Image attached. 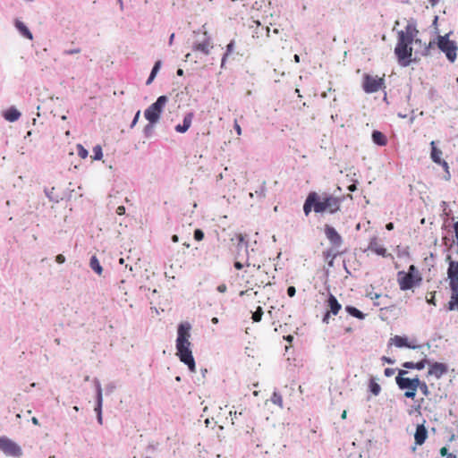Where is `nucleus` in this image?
Returning <instances> with one entry per match:
<instances>
[{"label":"nucleus","mask_w":458,"mask_h":458,"mask_svg":"<svg viewBox=\"0 0 458 458\" xmlns=\"http://www.w3.org/2000/svg\"><path fill=\"white\" fill-rule=\"evenodd\" d=\"M342 199L330 193H318L311 191L307 196L303 211L305 216H309L313 210L315 213H329L335 214L340 210Z\"/></svg>","instance_id":"f257e3e1"},{"label":"nucleus","mask_w":458,"mask_h":458,"mask_svg":"<svg viewBox=\"0 0 458 458\" xmlns=\"http://www.w3.org/2000/svg\"><path fill=\"white\" fill-rule=\"evenodd\" d=\"M191 326L189 322H182L178 326L175 347L176 355L180 360L188 366L191 372L194 373L196 372V365L191 349Z\"/></svg>","instance_id":"f03ea898"},{"label":"nucleus","mask_w":458,"mask_h":458,"mask_svg":"<svg viewBox=\"0 0 458 458\" xmlns=\"http://www.w3.org/2000/svg\"><path fill=\"white\" fill-rule=\"evenodd\" d=\"M418 34L416 28L408 24L404 30H400L397 35V44L394 47V54L398 62L403 66H407L411 62L412 47L411 44Z\"/></svg>","instance_id":"7ed1b4c3"},{"label":"nucleus","mask_w":458,"mask_h":458,"mask_svg":"<svg viewBox=\"0 0 458 458\" xmlns=\"http://www.w3.org/2000/svg\"><path fill=\"white\" fill-rule=\"evenodd\" d=\"M408 371L405 369H399L395 377V383L399 389L404 391L403 395L409 399H414L417 394V386L419 377L413 378L407 377Z\"/></svg>","instance_id":"20e7f679"},{"label":"nucleus","mask_w":458,"mask_h":458,"mask_svg":"<svg viewBox=\"0 0 458 458\" xmlns=\"http://www.w3.org/2000/svg\"><path fill=\"white\" fill-rule=\"evenodd\" d=\"M422 278L414 265L409 267L408 272L398 273V284L403 291L410 290L419 284Z\"/></svg>","instance_id":"39448f33"},{"label":"nucleus","mask_w":458,"mask_h":458,"mask_svg":"<svg viewBox=\"0 0 458 458\" xmlns=\"http://www.w3.org/2000/svg\"><path fill=\"white\" fill-rule=\"evenodd\" d=\"M168 98L166 96H160L155 103L150 105L144 112L145 118L149 122L151 125L157 123L160 115L165 106Z\"/></svg>","instance_id":"423d86ee"},{"label":"nucleus","mask_w":458,"mask_h":458,"mask_svg":"<svg viewBox=\"0 0 458 458\" xmlns=\"http://www.w3.org/2000/svg\"><path fill=\"white\" fill-rule=\"evenodd\" d=\"M437 47L438 48L444 52L447 57V59L454 63L457 56L458 47L454 41L448 39V34L445 36H438L437 38Z\"/></svg>","instance_id":"0eeeda50"},{"label":"nucleus","mask_w":458,"mask_h":458,"mask_svg":"<svg viewBox=\"0 0 458 458\" xmlns=\"http://www.w3.org/2000/svg\"><path fill=\"white\" fill-rule=\"evenodd\" d=\"M382 77L364 74L362 89L366 93H375L385 88V79Z\"/></svg>","instance_id":"6e6552de"},{"label":"nucleus","mask_w":458,"mask_h":458,"mask_svg":"<svg viewBox=\"0 0 458 458\" xmlns=\"http://www.w3.org/2000/svg\"><path fill=\"white\" fill-rule=\"evenodd\" d=\"M0 450L8 456L21 457L22 455L20 445L7 437H0Z\"/></svg>","instance_id":"1a4fd4ad"},{"label":"nucleus","mask_w":458,"mask_h":458,"mask_svg":"<svg viewBox=\"0 0 458 458\" xmlns=\"http://www.w3.org/2000/svg\"><path fill=\"white\" fill-rule=\"evenodd\" d=\"M367 250H370L371 252L383 258L391 256V254L388 253L387 249L384 247L381 240L377 236H373L369 239Z\"/></svg>","instance_id":"9d476101"},{"label":"nucleus","mask_w":458,"mask_h":458,"mask_svg":"<svg viewBox=\"0 0 458 458\" xmlns=\"http://www.w3.org/2000/svg\"><path fill=\"white\" fill-rule=\"evenodd\" d=\"M448 371L446 364L442 362H430L427 373V377H434L437 379L442 377Z\"/></svg>","instance_id":"9b49d317"},{"label":"nucleus","mask_w":458,"mask_h":458,"mask_svg":"<svg viewBox=\"0 0 458 458\" xmlns=\"http://www.w3.org/2000/svg\"><path fill=\"white\" fill-rule=\"evenodd\" d=\"M325 234L327 240L330 242L333 248H339L343 244V238L337 233V231L331 225H325Z\"/></svg>","instance_id":"f8f14e48"},{"label":"nucleus","mask_w":458,"mask_h":458,"mask_svg":"<svg viewBox=\"0 0 458 458\" xmlns=\"http://www.w3.org/2000/svg\"><path fill=\"white\" fill-rule=\"evenodd\" d=\"M448 262L447 276L449 279V284H458V261L453 260L451 256L446 257Z\"/></svg>","instance_id":"ddd939ff"},{"label":"nucleus","mask_w":458,"mask_h":458,"mask_svg":"<svg viewBox=\"0 0 458 458\" xmlns=\"http://www.w3.org/2000/svg\"><path fill=\"white\" fill-rule=\"evenodd\" d=\"M212 47L213 45L209 38H206L203 41L196 42L192 45V50L194 52H200L206 55H209Z\"/></svg>","instance_id":"4468645a"},{"label":"nucleus","mask_w":458,"mask_h":458,"mask_svg":"<svg viewBox=\"0 0 458 458\" xmlns=\"http://www.w3.org/2000/svg\"><path fill=\"white\" fill-rule=\"evenodd\" d=\"M194 118V113L189 112L187 113L184 117L182 124H177L174 127V130L178 133H185L191 126L192 121Z\"/></svg>","instance_id":"2eb2a0df"},{"label":"nucleus","mask_w":458,"mask_h":458,"mask_svg":"<svg viewBox=\"0 0 458 458\" xmlns=\"http://www.w3.org/2000/svg\"><path fill=\"white\" fill-rule=\"evenodd\" d=\"M451 290L450 300L447 303V310H458V284H449Z\"/></svg>","instance_id":"dca6fc26"},{"label":"nucleus","mask_w":458,"mask_h":458,"mask_svg":"<svg viewBox=\"0 0 458 458\" xmlns=\"http://www.w3.org/2000/svg\"><path fill=\"white\" fill-rule=\"evenodd\" d=\"M427 438H428V430H427L424 423L417 425L416 431L414 434L415 444L417 445H422L425 443Z\"/></svg>","instance_id":"f3484780"},{"label":"nucleus","mask_w":458,"mask_h":458,"mask_svg":"<svg viewBox=\"0 0 458 458\" xmlns=\"http://www.w3.org/2000/svg\"><path fill=\"white\" fill-rule=\"evenodd\" d=\"M327 306L328 308L327 311H329V313H331L334 316H336L342 309V305L339 303L335 296L333 295L332 293H330L327 298Z\"/></svg>","instance_id":"a211bd4d"},{"label":"nucleus","mask_w":458,"mask_h":458,"mask_svg":"<svg viewBox=\"0 0 458 458\" xmlns=\"http://www.w3.org/2000/svg\"><path fill=\"white\" fill-rule=\"evenodd\" d=\"M389 344H394L398 348H402V347H407V348H411V349L415 348V345L411 344L408 342V339L406 337L400 336V335H395V336L390 338Z\"/></svg>","instance_id":"6ab92c4d"},{"label":"nucleus","mask_w":458,"mask_h":458,"mask_svg":"<svg viewBox=\"0 0 458 458\" xmlns=\"http://www.w3.org/2000/svg\"><path fill=\"white\" fill-rule=\"evenodd\" d=\"M430 361L427 359H423L418 362L413 361H405L403 363V367L407 369H417L421 370L423 369L427 365L429 366Z\"/></svg>","instance_id":"aec40b11"},{"label":"nucleus","mask_w":458,"mask_h":458,"mask_svg":"<svg viewBox=\"0 0 458 458\" xmlns=\"http://www.w3.org/2000/svg\"><path fill=\"white\" fill-rule=\"evenodd\" d=\"M430 147H431V153H430L431 159L436 164L440 163L443 160L442 159V155H443L442 150L437 148L435 141H431Z\"/></svg>","instance_id":"412c9836"},{"label":"nucleus","mask_w":458,"mask_h":458,"mask_svg":"<svg viewBox=\"0 0 458 458\" xmlns=\"http://www.w3.org/2000/svg\"><path fill=\"white\" fill-rule=\"evenodd\" d=\"M372 140L378 146H386L387 144L386 136L379 131H374L372 132Z\"/></svg>","instance_id":"4be33fe9"},{"label":"nucleus","mask_w":458,"mask_h":458,"mask_svg":"<svg viewBox=\"0 0 458 458\" xmlns=\"http://www.w3.org/2000/svg\"><path fill=\"white\" fill-rule=\"evenodd\" d=\"M20 116H21V113L13 107L9 108L4 113V118L9 122H15L20 118Z\"/></svg>","instance_id":"5701e85b"},{"label":"nucleus","mask_w":458,"mask_h":458,"mask_svg":"<svg viewBox=\"0 0 458 458\" xmlns=\"http://www.w3.org/2000/svg\"><path fill=\"white\" fill-rule=\"evenodd\" d=\"M15 26H16L17 30L21 32V34H22L25 38H27L29 39L33 38L31 32L29 30V29L26 27V25L23 22H21L20 21H16Z\"/></svg>","instance_id":"b1692460"},{"label":"nucleus","mask_w":458,"mask_h":458,"mask_svg":"<svg viewBox=\"0 0 458 458\" xmlns=\"http://www.w3.org/2000/svg\"><path fill=\"white\" fill-rule=\"evenodd\" d=\"M101 407H102V392L101 389L98 390V405L95 408V411L98 413V421L100 425L103 424V418H102V412H101Z\"/></svg>","instance_id":"393cba45"},{"label":"nucleus","mask_w":458,"mask_h":458,"mask_svg":"<svg viewBox=\"0 0 458 458\" xmlns=\"http://www.w3.org/2000/svg\"><path fill=\"white\" fill-rule=\"evenodd\" d=\"M89 266L98 275H101L103 268L96 256H92L89 261Z\"/></svg>","instance_id":"a878e982"},{"label":"nucleus","mask_w":458,"mask_h":458,"mask_svg":"<svg viewBox=\"0 0 458 458\" xmlns=\"http://www.w3.org/2000/svg\"><path fill=\"white\" fill-rule=\"evenodd\" d=\"M345 310L352 317L363 319L365 318V314L359 310L357 308L352 306H346Z\"/></svg>","instance_id":"bb28decb"},{"label":"nucleus","mask_w":458,"mask_h":458,"mask_svg":"<svg viewBox=\"0 0 458 458\" xmlns=\"http://www.w3.org/2000/svg\"><path fill=\"white\" fill-rule=\"evenodd\" d=\"M369 391L375 396L378 395L381 392L380 385L375 380V378H371L369 383Z\"/></svg>","instance_id":"cd10ccee"},{"label":"nucleus","mask_w":458,"mask_h":458,"mask_svg":"<svg viewBox=\"0 0 458 458\" xmlns=\"http://www.w3.org/2000/svg\"><path fill=\"white\" fill-rule=\"evenodd\" d=\"M160 67H161V61H157L154 64V67L152 68V71L150 72L148 79L147 80V82H146L147 85H149L154 81Z\"/></svg>","instance_id":"c85d7f7f"},{"label":"nucleus","mask_w":458,"mask_h":458,"mask_svg":"<svg viewBox=\"0 0 458 458\" xmlns=\"http://www.w3.org/2000/svg\"><path fill=\"white\" fill-rule=\"evenodd\" d=\"M418 389H420V392L422 393V394L426 397H428L430 394V390H429L428 386L427 385V383L425 381H422L420 378L418 380L417 390Z\"/></svg>","instance_id":"c756f323"},{"label":"nucleus","mask_w":458,"mask_h":458,"mask_svg":"<svg viewBox=\"0 0 458 458\" xmlns=\"http://www.w3.org/2000/svg\"><path fill=\"white\" fill-rule=\"evenodd\" d=\"M234 50V41L232 40L227 46H226V51L225 55L222 57L221 66L223 67L225 65V63L227 59V57L233 52Z\"/></svg>","instance_id":"7c9ffc66"},{"label":"nucleus","mask_w":458,"mask_h":458,"mask_svg":"<svg viewBox=\"0 0 458 458\" xmlns=\"http://www.w3.org/2000/svg\"><path fill=\"white\" fill-rule=\"evenodd\" d=\"M93 160H101L103 157L102 148L100 145H97L93 148V156L91 157Z\"/></svg>","instance_id":"2f4dec72"},{"label":"nucleus","mask_w":458,"mask_h":458,"mask_svg":"<svg viewBox=\"0 0 458 458\" xmlns=\"http://www.w3.org/2000/svg\"><path fill=\"white\" fill-rule=\"evenodd\" d=\"M271 402L278 405L279 407H283V398L282 395L279 393L274 392L271 396Z\"/></svg>","instance_id":"473e14b6"},{"label":"nucleus","mask_w":458,"mask_h":458,"mask_svg":"<svg viewBox=\"0 0 458 458\" xmlns=\"http://www.w3.org/2000/svg\"><path fill=\"white\" fill-rule=\"evenodd\" d=\"M263 316V310L260 306L257 308V310L252 313V320L254 322H259Z\"/></svg>","instance_id":"72a5a7b5"},{"label":"nucleus","mask_w":458,"mask_h":458,"mask_svg":"<svg viewBox=\"0 0 458 458\" xmlns=\"http://www.w3.org/2000/svg\"><path fill=\"white\" fill-rule=\"evenodd\" d=\"M77 153L82 159H85L88 157V150L81 144L77 146Z\"/></svg>","instance_id":"f704fd0d"},{"label":"nucleus","mask_w":458,"mask_h":458,"mask_svg":"<svg viewBox=\"0 0 458 458\" xmlns=\"http://www.w3.org/2000/svg\"><path fill=\"white\" fill-rule=\"evenodd\" d=\"M204 238V233L200 229H196L194 231V239L198 242L202 241Z\"/></svg>","instance_id":"c9c22d12"},{"label":"nucleus","mask_w":458,"mask_h":458,"mask_svg":"<svg viewBox=\"0 0 458 458\" xmlns=\"http://www.w3.org/2000/svg\"><path fill=\"white\" fill-rule=\"evenodd\" d=\"M81 52V49L77 47V48H73V49L64 50V55H74V54H79Z\"/></svg>","instance_id":"e433bc0d"},{"label":"nucleus","mask_w":458,"mask_h":458,"mask_svg":"<svg viewBox=\"0 0 458 458\" xmlns=\"http://www.w3.org/2000/svg\"><path fill=\"white\" fill-rule=\"evenodd\" d=\"M439 453H440L441 456H443L445 458L447 457V455H451L454 454V453H449L448 448L446 446L441 447Z\"/></svg>","instance_id":"4c0bfd02"},{"label":"nucleus","mask_w":458,"mask_h":458,"mask_svg":"<svg viewBox=\"0 0 458 458\" xmlns=\"http://www.w3.org/2000/svg\"><path fill=\"white\" fill-rule=\"evenodd\" d=\"M244 411H245V409L242 408L239 411V414L242 415ZM237 414H238V411H236V410L234 411H230V416H231L233 421L234 419H236Z\"/></svg>","instance_id":"58836bf2"},{"label":"nucleus","mask_w":458,"mask_h":458,"mask_svg":"<svg viewBox=\"0 0 458 458\" xmlns=\"http://www.w3.org/2000/svg\"><path fill=\"white\" fill-rule=\"evenodd\" d=\"M395 372V369H392V368H386L384 371V374L386 377H392Z\"/></svg>","instance_id":"ea45409f"},{"label":"nucleus","mask_w":458,"mask_h":458,"mask_svg":"<svg viewBox=\"0 0 458 458\" xmlns=\"http://www.w3.org/2000/svg\"><path fill=\"white\" fill-rule=\"evenodd\" d=\"M55 261L58 263V264H63L65 262V257L63 255V254H58L56 257H55Z\"/></svg>","instance_id":"a19ab883"},{"label":"nucleus","mask_w":458,"mask_h":458,"mask_svg":"<svg viewBox=\"0 0 458 458\" xmlns=\"http://www.w3.org/2000/svg\"><path fill=\"white\" fill-rule=\"evenodd\" d=\"M331 313L329 311H327L322 318L323 323L328 324L331 317Z\"/></svg>","instance_id":"79ce46f5"},{"label":"nucleus","mask_w":458,"mask_h":458,"mask_svg":"<svg viewBox=\"0 0 458 458\" xmlns=\"http://www.w3.org/2000/svg\"><path fill=\"white\" fill-rule=\"evenodd\" d=\"M216 290L221 293H224L226 292L227 290V286L225 284H221L217 286Z\"/></svg>","instance_id":"37998d69"},{"label":"nucleus","mask_w":458,"mask_h":458,"mask_svg":"<svg viewBox=\"0 0 458 458\" xmlns=\"http://www.w3.org/2000/svg\"><path fill=\"white\" fill-rule=\"evenodd\" d=\"M296 290L294 286H289L287 289V294L290 297H293L295 295Z\"/></svg>","instance_id":"c03bdc74"},{"label":"nucleus","mask_w":458,"mask_h":458,"mask_svg":"<svg viewBox=\"0 0 458 458\" xmlns=\"http://www.w3.org/2000/svg\"><path fill=\"white\" fill-rule=\"evenodd\" d=\"M437 165H440L446 173H449V165H448L447 162H445V160H442L440 163H437Z\"/></svg>","instance_id":"a18cd8bd"},{"label":"nucleus","mask_w":458,"mask_h":458,"mask_svg":"<svg viewBox=\"0 0 458 458\" xmlns=\"http://www.w3.org/2000/svg\"><path fill=\"white\" fill-rule=\"evenodd\" d=\"M325 256H326V258H327H327H329V257H331V258H332V259H334L335 258L336 254H335V253L333 254V253L331 252V250H327V252H325ZM332 263H333V260H331V261L329 262V265L331 266V265H332Z\"/></svg>","instance_id":"49530a36"},{"label":"nucleus","mask_w":458,"mask_h":458,"mask_svg":"<svg viewBox=\"0 0 458 458\" xmlns=\"http://www.w3.org/2000/svg\"><path fill=\"white\" fill-rule=\"evenodd\" d=\"M427 302H428V303H429V304H432V305L436 306L435 293H431L430 298H428V299H427Z\"/></svg>","instance_id":"de8ad7c7"},{"label":"nucleus","mask_w":458,"mask_h":458,"mask_svg":"<svg viewBox=\"0 0 458 458\" xmlns=\"http://www.w3.org/2000/svg\"><path fill=\"white\" fill-rule=\"evenodd\" d=\"M124 213H125V208L123 206H119L116 208V214L117 215L122 216V215H124Z\"/></svg>","instance_id":"09e8293b"},{"label":"nucleus","mask_w":458,"mask_h":458,"mask_svg":"<svg viewBox=\"0 0 458 458\" xmlns=\"http://www.w3.org/2000/svg\"><path fill=\"white\" fill-rule=\"evenodd\" d=\"M233 127H234L237 134L241 135L242 134V128H241L240 124L237 123V121H234Z\"/></svg>","instance_id":"8fccbe9b"},{"label":"nucleus","mask_w":458,"mask_h":458,"mask_svg":"<svg viewBox=\"0 0 458 458\" xmlns=\"http://www.w3.org/2000/svg\"><path fill=\"white\" fill-rule=\"evenodd\" d=\"M140 111H138V112L136 113V114H135L134 118H133L132 123H131V127H132V126H134V125L137 123V122H138V120H139V117H140Z\"/></svg>","instance_id":"3c124183"},{"label":"nucleus","mask_w":458,"mask_h":458,"mask_svg":"<svg viewBox=\"0 0 458 458\" xmlns=\"http://www.w3.org/2000/svg\"><path fill=\"white\" fill-rule=\"evenodd\" d=\"M381 360H382L384 362L388 363V364H393V363L394 362L392 359H390V358H388V357H386V356H383V357L381 358Z\"/></svg>","instance_id":"603ef678"},{"label":"nucleus","mask_w":458,"mask_h":458,"mask_svg":"<svg viewBox=\"0 0 458 458\" xmlns=\"http://www.w3.org/2000/svg\"><path fill=\"white\" fill-rule=\"evenodd\" d=\"M234 267L236 269L240 270V269H242L243 267V265L241 262H239V261H235L234 262Z\"/></svg>","instance_id":"864d4df0"},{"label":"nucleus","mask_w":458,"mask_h":458,"mask_svg":"<svg viewBox=\"0 0 458 458\" xmlns=\"http://www.w3.org/2000/svg\"><path fill=\"white\" fill-rule=\"evenodd\" d=\"M284 339L285 341H287L288 343H292V342H293V335H289L284 336Z\"/></svg>","instance_id":"5fc2aeb1"},{"label":"nucleus","mask_w":458,"mask_h":458,"mask_svg":"<svg viewBox=\"0 0 458 458\" xmlns=\"http://www.w3.org/2000/svg\"><path fill=\"white\" fill-rule=\"evenodd\" d=\"M386 230L391 231L394 229V224L392 222L386 224Z\"/></svg>","instance_id":"6e6d98bb"},{"label":"nucleus","mask_w":458,"mask_h":458,"mask_svg":"<svg viewBox=\"0 0 458 458\" xmlns=\"http://www.w3.org/2000/svg\"><path fill=\"white\" fill-rule=\"evenodd\" d=\"M31 421H32V423H33L34 425H36V426H38V425H39L38 420L36 417H33V418L31 419Z\"/></svg>","instance_id":"4d7b16f0"},{"label":"nucleus","mask_w":458,"mask_h":458,"mask_svg":"<svg viewBox=\"0 0 458 458\" xmlns=\"http://www.w3.org/2000/svg\"><path fill=\"white\" fill-rule=\"evenodd\" d=\"M348 190L350 191H354L356 190V185L355 184H352L348 187Z\"/></svg>","instance_id":"13d9d810"},{"label":"nucleus","mask_w":458,"mask_h":458,"mask_svg":"<svg viewBox=\"0 0 458 458\" xmlns=\"http://www.w3.org/2000/svg\"><path fill=\"white\" fill-rule=\"evenodd\" d=\"M237 239L239 240V242H243L244 236L242 233H239V234H237Z\"/></svg>","instance_id":"bf43d9fd"},{"label":"nucleus","mask_w":458,"mask_h":458,"mask_svg":"<svg viewBox=\"0 0 458 458\" xmlns=\"http://www.w3.org/2000/svg\"><path fill=\"white\" fill-rule=\"evenodd\" d=\"M178 240H179V238H178V236H177V235H175V234H174V235H173V236H172V241H173L174 242H178Z\"/></svg>","instance_id":"052dcab7"},{"label":"nucleus","mask_w":458,"mask_h":458,"mask_svg":"<svg viewBox=\"0 0 458 458\" xmlns=\"http://www.w3.org/2000/svg\"><path fill=\"white\" fill-rule=\"evenodd\" d=\"M293 59L295 63H300V56L298 55H294Z\"/></svg>","instance_id":"680f3d73"},{"label":"nucleus","mask_w":458,"mask_h":458,"mask_svg":"<svg viewBox=\"0 0 458 458\" xmlns=\"http://www.w3.org/2000/svg\"><path fill=\"white\" fill-rule=\"evenodd\" d=\"M211 321H212L213 324H217L218 323V318H213Z\"/></svg>","instance_id":"e2e57ef3"},{"label":"nucleus","mask_w":458,"mask_h":458,"mask_svg":"<svg viewBox=\"0 0 458 458\" xmlns=\"http://www.w3.org/2000/svg\"><path fill=\"white\" fill-rule=\"evenodd\" d=\"M177 74H178L179 76H182V75L183 74V71H182V69H178V71H177Z\"/></svg>","instance_id":"0e129e2a"},{"label":"nucleus","mask_w":458,"mask_h":458,"mask_svg":"<svg viewBox=\"0 0 458 458\" xmlns=\"http://www.w3.org/2000/svg\"><path fill=\"white\" fill-rule=\"evenodd\" d=\"M445 458H457L456 454H453L451 455H447Z\"/></svg>","instance_id":"69168bd1"},{"label":"nucleus","mask_w":458,"mask_h":458,"mask_svg":"<svg viewBox=\"0 0 458 458\" xmlns=\"http://www.w3.org/2000/svg\"><path fill=\"white\" fill-rule=\"evenodd\" d=\"M345 418H346V411H344L342 413V419H345Z\"/></svg>","instance_id":"338daca9"},{"label":"nucleus","mask_w":458,"mask_h":458,"mask_svg":"<svg viewBox=\"0 0 458 458\" xmlns=\"http://www.w3.org/2000/svg\"><path fill=\"white\" fill-rule=\"evenodd\" d=\"M248 291H242L240 292V296H243L245 295V293H247Z\"/></svg>","instance_id":"774afa93"}]
</instances>
